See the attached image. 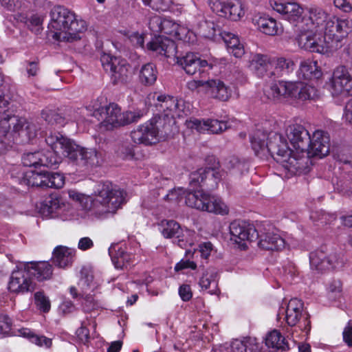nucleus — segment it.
Segmentation results:
<instances>
[{
  "label": "nucleus",
  "mask_w": 352,
  "mask_h": 352,
  "mask_svg": "<svg viewBox=\"0 0 352 352\" xmlns=\"http://www.w3.org/2000/svg\"><path fill=\"white\" fill-rule=\"evenodd\" d=\"M45 142L52 150L24 154L22 157L23 166L56 168L62 162V156L82 168L100 165L101 155L96 149L82 147L60 133H50Z\"/></svg>",
  "instance_id": "obj_1"
},
{
  "label": "nucleus",
  "mask_w": 352,
  "mask_h": 352,
  "mask_svg": "<svg viewBox=\"0 0 352 352\" xmlns=\"http://www.w3.org/2000/svg\"><path fill=\"white\" fill-rule=\"evenodd\" d=\"M217 166L218 164L215 163L214 167L201 168L190 174L189 185L192 189L185 193V203L188 206L218 214H228V208L220 198L203 190H194L198 188H205L207 190L217 188L224 174L223 170H216Z\"/></svg>",
  "instance_id": "obj_2"
},
{
  "label": "nucleus",
  "mask_w": 352,
  "mask_h": 352,
  "mask_svg": "<svg viewBox=\"0 0 352 352\" xmlns=\"http://www.w3.org/2000/svg\"><path fill=\"white\" fill-rule=\"evenodd\" d=\"M230 240L242 250L247 248V241L258 239V245L265 250H280L285 246L284 239L278 234L265 228L259 229L245 221H234L230 225Z\"/></svg>",
  "instance_id": "obj_3"
},
{
  "label": "nucleus",
  "mask_w": 352,
  "mask_h": 352,
  "mask_svg": "<svg viewBox=\"0 0 352 352\" xmlns=\"http://www.w3.org/2000/svg\"><path fill=\"white\" fill-rule=\"evenodd\" d=\"M48 29L53 38L59 41L73 42L80 39V34L85 31L86 23L78 20L76 14L61 6H54L50 11Z\"/></svg>",
  "instance_id": "obj_4"
},
{
  "label": "nucleus",
  "mask_w": 352,
  "mask_h": 352,
  "mask_svg": "<svg viewBox=\"0 0 352 352\" xmlns=\"http://www.w3.org/2000/svg\"><path fill=\"white\" fill-rule=\"evenodd\" d=\"M266 97L274 102H282L286 99L314 100L318 98L317 89L301 82L278 80L272 82L264 89Z\"/></svg>",
  "instance_id": "obj_5"
},
{
  "label": "nucleus",
  "mask_w": 352,
  "mask_h": 352,
  "mask_svg": "<svg viewBox=\"0 0 352 352\" xmlns=\"http://www.w3.org/2000/svg\"><path fill=\"white\" fill-rule=\"evenodd\" d=\"M85 209L98 214L114 213L124 203V192L113 187L109 182L97 185L94 199L85 198Z\"/></svg>",
  "instance_id": "obj_6"
},
{
  "label": "nucleus",
  "mask_w": 352,
  "mask_h": 352,
  "mask_svg": "<svg viewBox=\"0 0 352 352\" xmlns=\"http://www.w3.org/2000/svg\"><path fill=\"white\" fill-rule=\"evenodd\" d=\"M173 127L174 122L171 118L164 120L162 116H154L131 131V136L135 143L151 145L159 142L161 138L171 135Z\"/></svg>",
  "instance_id": "obj_7"
},
{
  "label": "nucleus",
  "mask_w": 352,
  "mask_h": 352,
  "mask_svg": "<svg viewBox=\"0 0 352 352\" xmlns=\"http://www.w3.org/2000/svg\"><path fill=\"white\" fill-rule=\"evenodd\" d=\"M8 132L12 134L14 142L19 138L20 143L25 144L36 136L37 127L24 118L6 115L0 120V133Z\"/></svg>",
  "instance_id": "obj_8"
},
{
  "label": "nucleus",
  "mask_w": 352,
  "mask_h": 352,
  "mask_svg": "<svg viewBox=\"0 0 352 352\" xmlns=\"http://www.w3.org/2000/svg\"><path fill=\"white\" fill-rule=\"evenodd\" d=\"M102 124L107 129H112L120 126L138 121L144 115V111L121 112V109L117 104L111 103L108 106L98 109Z\"/></svg>",
  "instance_id": "obj_9"
},
{
  "label": "nucleus",
  "mask_w": 352,
  "mask_h": 352,
  "mask_svg": "<svg viewBox=\"0 0 352 352\" xmlns=\"http://www.w3.org/2000/svg\"><path fill=\"white\" fill-rule=\"evenodd\" d=\"M310 265L312 269L321 272L338 271L343 268L344 260L337 252H327V249L322 246L309 254Z\"/></svg>",
  "instance_id": "obj_10"
},
{
  "label": "nucleus",
  "mask_w": 352,
  "mask_h": 352,
  "mask_svg": "<svg viewBox=\"0 0 352 352\" xmlns=\"http://www.w3.org/2000/svg\"><path fill=\"white\" fill-rule=\"evenodd\" d=\"M324 43L327 48L336 47L338 44L352 31V21L329 17L324 28Z\"/></svg>",
  "instance_id": "obj_11"
},
{
  "label": "nucleus",
  "mask_w": 352,
  "mask_h": 352,
  "mask_svg": "<svg viewBox=\"0 0 352 352\" xmlns=\"http://www.w3.org/2000/svg\"><path fill=\"white\" fill-rule=\"evenodd\" d=\"M21 183L29 186L41 188H60L65 184V177L59 173L29 170L25 173Z\"/></svg>",
  "instance_id": "obj_12"
},
{
  "label": "nucleus",
  "mask_w": 352,
  "mask_h": 352,
  "mask_svg": "<svg viewBox=\"0 0 352 352\" xmlns=\"http://www.w3.org/2000/svg\"><path fill=\"white\" fill-rule=\"evenodd\" d=\"M162 234L166 239H173V243L182 248H187L194 244V232L184 230L174 220H164L161 223Z\"/></svg>",
  "instance_id": "obj_13"
},
{
  "label": "nucleus",
  "mask_w": 352,
  "mask_h": 352,
  "mask_svg": "<svg viewBox=\"0 0 352 352\" xmlns=\"http://www.w3.org/2000/svg\"><path fill=\"white\" fill-rule=\"evenodd\" d=\"M102 65L106 72H109L114 85L126 82L130 77V65L127 61L120 57L104 54L101 57Z\"/></svg>",
  "instance_id": "obj_14"
},
{
  "label": "nucleus",
  "mask_w": 352,
  "mask_h": 352,
  "mask_svg": "<svg viewBox=\"0 0 352 352\" xmlns=\"http://www.w3.org/2000/svg\"><path fill=\"white\" fill-rule=\"evenodd\" d=\"M328 85L333 96L352 95V78L344 66H339L334 70Z\"/></svg>",
  "instance_id": "obj_15"
},
{
  "label": "nucleus",
  "mask_w": 352,
  "mask_h": 352,
  "mask_svg": "<svg viewBox=\"0 0 352 352\" xmlns=\"http://www.w3.org/2000/svg\"><path fill=\"white\" fill-rule=\"evenodd\" d=\"M265 148L267 149L271 156L279 163H284L285 157H288V155L292 153L285 138L275 132L267 134Z\"/></svg>",
  "instance_id": "obj_16"
},
{
  "label": "nucleus",
  "mask_w": 352,
  "mask_h": 352,
  "mask_svg": "<svg viewBox=\"0 0 352 352\" xmlns=\"http://www.w3.org/2000/svg\"><path fill=\"white\" fill-rule=\"evenodd\" d=\"M211 8L219 16L234 21L244 15L239 0H214L212 2Z\"/></svg>",
  "instance_id": "obj_17"
},
{
  "label": "nucleus",
  "mask_w": 352,
  "mask_h": 352,
  "mask_svg": "<svg viewBox=\"0 0 352 352\" xmlns=\"http://www.w3.org/2000/svg\"><path fill=\"white\" fill-rule=\"evenodd\" d=\"M273 9L281 14L285 20L294 23L298 27L302 25L305 10L304 8L296 2H277L275 1L272 6Z\"/></svg>",
  "instance_id": "obj_18"
},
{
  "label": "nucleus",
  "mask_w": 352,
  "mask_h": 352,
  "mask_svg": "<svg viewBox=\"0 0 352 352\" xmlns=\"http://www.w3.org/2000/svg\"><path fill=\"white\" fill-rule=\"evenodd\" d=\"M309 149L305 152L308 156L322 158L327 155L330 150V138L329 134L321 130L316 131L310 138Z\"/></svg>",
  "instance_id": "obj_19"
},
{
  "label": "nucleus",
  "mask_w": 352,
  "mask_h": 352,
  "mask_svg": "<svg viewBox=\"0 0 352 352\" xmlns=\"http://www.w3.org/2000/svg\"><path fill=\"white\" fill-rule=\"evenodd\" d=\"M177 63L189 75H194L197 72L204 74L212 67L207 60H201L197 54L192 52L187 53L182 57H177Z\"/></svg>",
  "instance_id": "obj_20"
},
{
  "label": "nucleus",
  "mask_w": 352,
  "mask_h": 352,
  "mask_svg": "<svg viewBox=\"0 0 352 352\" xmlns=\"http://www.w3.org/2000/svg\"><path fill=\"white\" fill-rule=\"evenodd\" d=\"M36 288L30 276L27 275V271L18 270L12 272L9 281L8 289L14 293L33 292Z\"/></svg>",
  "instance_id": "obj_21"
},
{
  "label": "nucleus",
  "mask_w": 352,
  "mask_h": 352,
  "mask_svg": "<svg viewBox=\"0 0 352 352\" xmlns=\"http://www.w3.org/2000/svg\"><path fill=\"white\" fill-rule=\"evenodd\" d=\"M308 15L305 14L300 29L303 31H312L324 28L327 21L329 19L328 14L320 8H309L307 9Z\"/></svg>",
  "instance_id": "obj_22"
},
{
  "label": "nucleus",
  "mask_w": 352,
  "mask_h": 352,
  "mask_svg": "<svg viewBox=\"0 0 352 352\" xmlns=\"http://www.w3.org/2000/svg\"><path fill=\"white\" fill-rule=\"evenodd\" d=\"M287 136L296 150L304 153L309 149L310 135L305 128L300 124H294L287 129Z\"/></svg>",
  "instance_id": "obj_23"
},
{
  "label": "nucleus",
  "mask_w": 352,
  "mask_h": 352,
  "mask_svg": "<svg viewBox=\"0 0 352 352\" xmlns=\"http://www.w3.org/2000/svg\"><path fill=\"white\" fill-rule=\"evenodd\" d=\"M157 102L155 104L159 112H162V114H157L155 116H162L163 119L171 120L175 123L174 120L175 115L179 116L182 110L179 108V101L170 96L159 95L157 97Z\"/></svg>",
  "instance_id": "obj_24"
},
{
  "label": "nucleus",
  "mask_w": 352,
  "mask_h": 352,
  "mask_svg": "<svg viewBox=\"0 0 352 352\" xmlns=\"http://www.w3.org/2000/svg\"><path fill=\"white\" fill-rule=\"evenodd\" d=\"M146 45L148 50L167 58L175 56L177 54L175 42L167 37L161 36L155 37Z\"/></svg>",
  "instance_id": "obj_25"
},
{
  "label": "nucleus",
  "mask_w": 352,
  "mask_h": 352,
  "mask_svg": "<svg viewBox=\"0 0 352 352\" xmlns=\"http://www.w3.org/2000/svg\"><path fill=\"white\" fill-rule=\"evenodd\" d=\"M188 126L195 129L199 132L208 131L211 133L214 134L221 133L228 128L227 122L214 119H208L206 120L199 119L190 120L188 123Z\"/></svg>",
  "instance_id": "obj_26"
},
{
  "label": "nucleus",
  "mask_w": 352,
  "mask_h": 352,
  "mask_svg": "<svg viewBox=\"0 0 352 352\" xmlns=\"http://www.w3.org/2000/svg\"><path fill=\"white\" fill-rule=\"evenodd\" d=\"M27 275L38 281L50 279L52 276V266L47 261L30 262L25 265Z\"/></svg>",
  "instance_id": "obj_27"
},
{
  "label": "nucleus",
  "mask_w": 352,
  "mask_h": 352,
  "mask_svg": "<svg viewBox=\"0 0 352 352\" xmlns=\"http://www.w3.org/2000/svg\"><path fill=\"white\" fill-rule=\"evenodd\" d=\"M274 69L270 72V78H287L294 72L296 68L295 63L291 58L279 57L274 58L272 61Z\"/></svg>",
  "instance_id": "obj_28"
},
{
  "label": "nucleus",
  "mask_w": 352,
  "mask_h": 352,
  "mask_svg": "<svg viewBox=\"0 0 352 352\" xmlns=\"http://www.w3.org/2000/svg\"><path fill=\"white\" fill-rule=\"evenodd\" d=\"M298 37V44L300 47L306 50L323 54L327 51V47L324 41H317L316 35L313 34L312 31H305Z\"/></svg>",
  "instance_id": "obj_29"
},
{
  "label": "nucleus",
  "mask_w": 352,
  "mask_h": 352,
  "mask_svg": "<svg viewBox=\"0 0 352 352\" xmlns=\"http://www.w3.org/2000/svg\"><path fill=\"white\" fill-rule=\"evenodd\" d=\"M298 37V44L300 47L306 50L323 54L327 51V47L324 41H317L316 35L313 34L312 31H305Z\"/></svg>",
  "instance_id": "obj_30"
},
{
  "label": "nucleus",
  "mask_w": 352,
  "mask_h": 352,
  "mask_svg": "<svg viewBox=\"0 0 352 352\" xmlns=\"http://www.w3.org/2000/svg\"><path fill=\"white\" fill-rule=\"evenodd\" d=\"M76 252L75 250L66 246H57L53 251L52 262L60 268L71 266L74 262Z\"/></svg>",
  "instance_id": "obj_31"
},
{
  "label": "nucleus",
  "mask_w": 352,
  "mask_h": 352,
  "mask_svg": "<svg viewBox=\"0 0 352 352\" xmlns=\"http://www.w3.org/2000/svg\"><path fill=\"white\" fill-rule=\"evenodd\" d=\"M230 349L232 352H256L259 350V346L254 338H245L243 340L236 339L230 344H225L221 346V351Z\"/></svg>",
  "instance_id": "obj_32"
},
{
  "label": "nucleus",
  "mask_w": 352,
  "mask_h": 352,
  "mask_svg": "<svg viewBox=\"0 0 352 352\" xmlns=\"http://www.w3.org/2000/svg\"><path fill=\"white\" fill-rule=\"evenodd\" d=\"M64 206L58 195L52 194L41 204L39 211L44 217L53 218Z\"/></svg>",
  "instance_id": "obj_33"
},
{
  "label": "nucleus",
  "mask_w": 352,
  "mask_h": 352,
  "mask_svg": "<svg viewBox=\"0 0 352 352\" xmlns=\"http://www.w3.org/2000/svg\"><path fill=\"white\" fill-rule=\"evenodd\" d=\"M297 75L299 79L311 80L319 79L322 73L316 61L306 60L300 63Z\"/></svg>",
  "instance_id": "obj_34"
},
{
  "label": "nucleus",
  "mask_w": 352,
  "mask_h": 352,
  "mask_svg": "<svg viewBox=\"0 0 352 352\" xmlns=\"http://www.w3.org/2000/svg\"><path fill=\"white\" fill-rule=\"evenodd\" d=\"M219 273L214 268L208 269L199 280V284L202 289L207 290L210 294H218Z\"/></svg>",
  "instance_id": "obj_35"
},
{
  "label": "nucleus",
  "mask_w": 352,
  "mask_h": 352,
  "mask_svg": "<svg viewBox=\"0 0 352 352\" xmlns=\"http://www.w3.org/2000/svg\"><path fill=\"white\" fill-rule=\"evenodd\" d=\"M250 69L258 77L267 76L270 78L269 69L272 67L270 58L263 54H255L250 62Z\"/></svg>",
  "instance_id": "obj_36"
},
{
  "label": "nucleus",
  "mask_w": 352,
  "mask_h": 352,
  "mask_svg": "<svg viewBox=\"0 0 352 352\" xmlns=\"http://www.w3.org/2000/svg\"><path fill=\"white\" fill-rule=\"evenodd\" d=\"M111 261L117 269L127 268L131 265L133 256L124 252L118 245H113L109 248Z\"/></svg>",
  "instance_id": "obj_37"
},
{
  "label": "nucleus",
  "mask_w": 352,
  "mask_h": 352,
  "mask_svg": "<svg viewBox=\"0 0 352 352\" xmlns=\"http://www.w3.org/2000/svg\"><path fill=\"white\" fill-rule=\"evenodd\" d=\"M311 156L300 157L299 158L292 156L291 154L288 157H285V162L282 163L283 165L289 171H296L299 173H306L309 169V164Z\"/></svg>",
  "instance_id": "obj_38"
},
{
  "label": "nucleus",
  "mask_w": 352,
  "mask_h": 352,
  "mask_svg": "<svg viewBox=\"0 0 352 352\" xmlns=\"http://www.w3.org/2000/svg\"><path fill=\"white\" fill-rule=\"evenodd\" d=\"M208 91L211 96L222 101H226L231 96V91L219 80H208Z\"/></svg>",
  "instance_id": "obj_39"
},
{
  "label": "nucleus",
  "mask_w": 352,
  "mask_h": 352,
  "mask_svg": "<svg viewBox=\"0 0 352 352\" xmlns=\"http://www.w3.org/2000/svg\"><path fill=\"white\" fill-rule=\"evenodd\" d=\"M265 345L268 348L276 350L289 351L292 350L289 344L285 342V338L277 330L270 332L265 338Z\"/></svg>",
  "instance_id": "obj_40"
},
{
  "label": "nucleus",
  "mask_w": 352,
  "mask_h": 352,
  "mask_svg": "<svg viewBox=\"0 0 352 352\" xmlns=\"http://www.w3.org/2000/svg\"><path fill=\"white\" fill-rule=\"evenodd\" d=\"M157 78V71L155 65L146 63L142 67L140 72V80L142 84L146 86L152 85L156 81Z\"/></svg>",
  "instance_id": "obj_41"
},
{
  "label": "nucleus",
  "mask_w": 352,
  "mask_h": 352,
  "mask_svg": "<svg viewBox=\"0 0 352 352\" xmlns=\"http://www.w3.org/2000/svg\"><path fill=\"white\" fill-rule=\"evenodd\" d=\"M256 23L259 30L265 34L275 35L277 33L278 28L276 21L268 16H259L256 19Z\"/></svg>",
  "instance_id": "obj_42"
},
{
  "label": "nucleus",
  "mask_w": 352,
  "mask_h": 352,
  "mask_svg": "<svg viewBox=\"0 0 352 352\" xmlns=\"http://www.w3.org/2000/svg\"><path fill=\"white\" fill-rule=\"evenodd\" d=\"M20 335L24 338L29 339L32 343L40 346H45L46 349L50 348L52 344V339L44 336H38L28 329H22L19 330Z\"/></svg>",
  "instance_id": "obj_43"
},
{
  "label": "nucleus",
  "mask_w": 352,
  "mask_h": 352,
  "mask_svg": "<svg viewBox=\"0 0 352 352\" xmlns=\"http://www.w3.org/2000/svg\"><path fill=\"white\" fill-rule=\"evenodd\" d=\"M198 31L200 36L208 38H212L217 32L221 34L219 27L210 21H201L198 25Z\"/></svg>",
  "instance_id": "obj_44"
},
{
  "label": "nucleus",
  "mask_w": 352,
  "mask_h": 352,
  "mask_svg": "<svg viewBox=\"0 0 352 352\" xmlns=\"http://www.w3.org/2000/svg\"><path fill=\"white\" fill-rule=\"evenodd\" d=\"M41 117L50 124L64 125V118H62L61 111L45 109L41 111Z\"/></svg>",
  "instance_id": "obj_45"
},
{
  "label": "nucleus",
  "mask_w": 352,
  "mask_h": 352,
  "mask_svg": "<svg viewBox=\"0 0 352 352\" xmlns=\"http://www.w3.org/2000/svg\"><path fill=\"white\" fill-rule=\"evenodd\" d=\"M265 140H267V134L259 130L254 132V134L250 136L252 148L256 154L265 148Z\"/></svg>",
  "instance_id": "obj_46"
},
{
  "label": "nucleus",
  "mask_w": 352,
  "mask_h": 352,
  "mask_svg": "<svg viewBox=\"0 0 352 352\" xmlns=\"http://www.w3.org/2000/svg\"><path fill=\"white\" fill-rule=\"evenodd\" d=\"M225 43L227 44L228 47L235 50L233 52L234 55L236 57L241 56L243 54V49L241 47L239 40L236 36L231 33H225V36H222Z\"/></svg>",
  "instance_id": "obj_47"
},
{
  "label": "nucleus",
  "mask_w": 352,
  "mask_h": 352,
  "mask_svg": "<svg viewBox=\"0 0 352 352\" xmlns=\"http://www.w3.org/2000/svg\"><path fill=\"white\" fill-rule=\"evenodd\" d=\"M151 29L153 31L157 32H164L165 34H169L170 32L167 30L168 25H170V21L168 20L162 21L161 18L157 16L153 18L150 21Z\"/></svg>",
  "instance_id": "obj_48"
},
{
  "label": "nucleus",
  "mask_w": 352,
  "mask_h": 352,
  "mask_svg": "<svg viewBox=\"0 0 352 352\" xmlns=\"http://www.w3.org/2000/svg\"><path fill=\"white\" fill-rule=\"evenodd\" d=\"M35 304L42 311L47 313L50 311L51 305L49 298L43 292H37L34 294Z\"/></svg>",
  "instance_id": "obj_49"
},
{
  "label": "nucleus",
  "mask_w": 352,
  "mask_h": 352,
  "mask_svg": "<svg viewBox=\"0 0 352 352\" xmlns=\"http://www.w3.org/2000/svg\"><path fill=\"white\" fill-rule=\"evenodd\" d=\"M342 291V283L338 280H333L329 285L328 294L329 298L336 299L341 296Z\"/></svg>",
  "instance_id": "obj_50"
},
{
  "label": "nucleus",
  "mask_w": 352,
  "mask_h": 352,
  "mask_svg": "<svg viewBox=\"0 0 352 352\" xmlns=\"http://www.w3.org/2000/svg\"><path fill=\"white\" fill-rule=\"evenodd\" d=\"M14 142V138L10 132L5 133V134L0 133V154L12 147V144Z\"/></svg>",
  "instance_id": "obj_51"
},
{
  "label": "nucleus",
  "mask_w": 352,
  "mask_h": 352,
  "mask_svg": "<svg viewBox=\"0 0 352 352\" xmlns=\"http://www.w3.org/2000/svg\"><path fill=\"white\" fill-rule=\"evenodd\" d=\"M311 218L314 221L317 220L318 221V226H324L329 223H331L333 221L336 220V217L334 214H329L327 213H314L311 216Z\"/></svg>",
  "instance_id": "obj_52"
},
{
  "label": "nucleus",
  "mask_w": 352,
  "mask_h": 352,
  "mask_svg": "<svg viewBox=\"0 0 352 352\" xmlns=\"http://www.w3.org/2000/svg\"><path fill=\"white\" fill-rule=\"evenodd\" d=\"M285 312V320L288 325L293 327L295 326L300 320L302 316V311H291L287 309Z\"/></svg>",
  "instance_id": "obj_53"
},
{
  "label": "nucleus",
  "mask_w": 352,
  "mask_h": 352,
  "mask_svg": "<svg viewBox=\"0 0 352 352\" xmlns=\"http://www.w3.org/2000/svg\"><path fill=\"white\" fill-rule=\"evenodd\" d=\"M11 319L7 316H0V333L7 334L11 330Z\"/></svg>",
  "instance_id": "obj_54"
},
{
  "label": "nucleus",
  "mask_w": 352,
  "mask_h": 352,
  "mask_svg": "<svg viewBox=\"0 0 352 352\" xmlns=\"http://www.w3.org/2000/svg\"><path fill=\"white\" fill-rule=\"evenodd\" d=\"M228 164L230 168L236 169L241 173H243L246 166V164L244 162L241 161L234 156L230 157Z\"/></svg>",
  "instance_id": "obj_55"
},
{
  "label": "nucleus",
  "mask_w": 352,
  "mask_h": 352,
  "mask_svg": "<svg viewBox=\"0 0 352 352\" xmlns=\"http://www.w3.org/2000/svg\"><path fill=\"white\" fill-rule=\"evenodd\" d=\"M62 118H64V124L69 121L77 120V112L73 108H67L61 111Z\"/></svg>",
  "instance_id": "obj_56"
},
{
  "label": "nucleus",
  "mask_w": 352,
  "mask_h": 352,
  "mask_svg": "<svg viewBox=\"0 0 352 352\" xmlns=\"http://www.w3.org/2000/svg\"><path fill=\"white\" fill-rule=\"evenodd\" d=\"M179 294L184 301H188L192 298V293L190 285H182L179 287Z\"/></svg>",
  "instance_id": "obj_57"
},
{
  "label": "nucleus",
  "mask_w": 352,
  "mask_h": 352,
  "mask_svg": "<svg viewBox=\"0 0 352 352\" xmlns=\"http://www.w3.org/2000/svg\"><path fill=\"white\" fill-rule=\"evenodd\" d=\"M343 340L345 343L352 347V320H350L343 331Z\"/></svg>",
  "instance_id": "obj_58"
},
{
  "label": "nucleus",
  "mask_w": 352,
  "mask_h": 352,
  "mask_svg": "<svg viewBox=\"0 0 352 352\" xmlns=\"http://www.w3.org/2000/svg\"><path fill=\"white\" fill-rule=\"evenodd\" d=\"M335 6L344 12H350L352 11V5L350 0H334Z\"/></svg>",
  "instance_id": "obj_59"
},
{
  "label": "nucleus",
  "mask_w": 352,
  "mask_h": 352,
  "mask_svg": "<svg viewBox=\"0 0 352 352\" xmlns=\"http://www.w3.org/2000/svg\"><path fill=\"white\" fill-rule=\"evenodd\" d=\"M26 71L28 76H36L39 71L38 60L28 61Z\"/></svg>",
  "instance_id": "obj_60"
},
{
  "label": "nucleus",
  "mask_w": 352,
  "mask_h": 352,
  "mask_svg": "<svg viewBox=\"0 0 352 352\" xmlns=\"http://www.w3.org/2000/svg\"><path fill=\"white\" fill-rule=\"evenodd\" d=\"M118 154L122 158L132 157L133 151L129 144L122 145L118 150Z\"/></svg>",
  "instance_id": "obj_61"
},
{
  "label": "nucleus",
  "mask_w": 352,
  "mask_h": 352,
  "mask_svg": "<svg viewBox=\"0 0 352 352\" xmlns=\"http://www.w3.org/2000/svg\"><path fill=\"white\" fill-rule=\"evenodd\" d=\"M303 308V304L300 300L298 298L291 299L287 306V309L291 311H302Z\"/></svg>",
  "instance_id": "obj_62"
},
{
  "label": "nucleus",
  "mask_w": 352,
  "mask_h": 352,
  "mask_svg": "<svg viewBox=\"0 0 352 352\" xmlns=\"http://www.w3.org/2000/svg\"><path fill=\"white\" fill-rule=\"evenodd\" d=\"M77 337L84 344H86L89 339V329L82 326L76 331Z\"/></svg>",
  "instance_id": "obj_63"
},
{
  "label": "nucleus",
  "mask_w": 352,
  "mask_h": 352,
  "mask_svg": "<svg viewBox=\"0 0 352 352\" xmlns=\"http://www.w3.org/2000/svg\"><path fill=\"white\" fill-rule=\"evenodd\" d=\"M199 252L203 258H207L210 254L212 249V245L210 242L203 243L199 245Z\"/></svg>",
  "instance_id": "obj_64"
}]
</instances>
